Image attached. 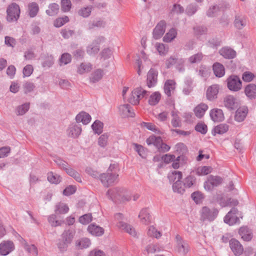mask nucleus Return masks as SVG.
Masks as SVG:
<instances>
[{"instance_id": "nucleus-46", "label": "nucleus", "mask_w": 256, "mask_h": 256, "mask_svg": "<svg viewBox=\"0 0 256 256\" xmlns=\"http://www.w3.org/2000/svg\"><path fill=\"white\" fill-rule=\"evenodd\" d=\"M60 176L52 172H50L48 174V180L52 184H58L61 181Z\"/></svg>"}, {"instance_id": "nucleus-6", "label": "nucleus", "mask_w": 256, "mask_h": 256, "mask_svg": "<svg viewBox=\"0 0 256 256\" xmlns=\"http://www.w3.org/2000/svg\"><path fill=\"white\" fill-rule=\"evenodd\" d=\"M122 214L120 213L116 214L114 218L116 220H118L117 224L118 226L122 230L126 232L134 237L136 236V232L135 230L130 224H128L120 220H122Z\"/></svg>"}, {"instance_id": "nucleus-38", "label": "nucleus", "mask_w": 256, "mask_h": 256, "mask_svg": "<svg viewBox=\"0 0 256 256\" xmlns=\"http://www.w3.org/2000/svg\"><path fill=\"white\" fill-rule=\"evenodd\" d=\"M176 30L172 28L165 34L163 38V40L166 42H170L176 38Z\"/></svg>"}, {"instance_id": "nucleus-41", "label": "nucleus", "mask_w": 256, "mask_h": 256, "mask_svg": "<svg viewBox=\"0 0 256 256\" xmlns=\"http://www.w3.org/2000/svg\"><path fill=\"white\" fill-rule=\"evenodd\" d=\"M224 106L228 109L233 110L235 108V98L232 96H226L224 100Z\"/></svg>"}, {"instance_id": "nucleus-23", "label": "nucleus", "mask_w": 256, "mask_h": 256, "mask_svg": "<svg viewBox=\"0 0 256 256\" xmlns=\"http://www.w3.org/2000/svg\"><path fill=\"white\" fill-rule=\"evenodd\" d=\"M219 53L224 58L227 59H232L236 56V51L228 47L222 48L220 50Z\"/></svg>"}, {"instance_id": "nucleus-13", "label": "nucleus", "mask_w": 256, "mask_h": 256, "mask_svg": "<svg viewBox=\"0 0 256 256\" xmlns=\"http://www.w3.org/2000/svg\"><path fill=\"white\" fill-rule=\"evenodd\" d=\"M14 248L13 242L10 240L4 241L0 244V254L6 256Z\"/></svg>"}, {"instance_id": "nucleus-24", "label": "nucleus", "mask_w": 256, "mask_h": 256, "mask_svg": "<svg viewBox=\"0 0 256 256\" xmlns=\"http://www.w3.org/2000/svg\"><path fill=\"white\" fill-rule=\"evenodd\" d=\"M210 114L212 120L214 122H221L224 118L222 111L220 109H212L210 110Z\"/></svg>"}, {"instance_id": "nucleus-43", "label": "nucleus", "mask_w": 256, "mask_h": 256, "mask_svg": "<svg viewBox=\"0 0 256 256\" xmlns=\"http://www.w3.org/2000/svg\"><path fill=\"white\" fill-rule=\"evenodd\" d=\"M59 11V6L55 3L49 5L46 13L49 16H54L58 14Z\"/></svg>"}, {"instance_id": "nucleus-33", "label": "nucleus", "mask_w": 256, "mask_h": 256, "mask_svg": "<svg viewBox=\"0 0 256 256\" xmlns=\"http://www.w3.org/2000/svg\"><path fill=\"white\" fill-rule=\"evenodd\" d=\"M106 25V22L102 19L94 20L92 22H90L88 25V28L92 30L94 28H104Z\"/></svg>"}, {"instance_id": "nucleus-64", "label": "nucleus", "mask_w": 256, "mask_h": 256, "mask_svg": "<svg viewBox=\"0 0 256 256\" xmlns=\"http://www.w3.org/2000/svg\"><path fill=\"white\" fill-rule=\"evenodd\" d=\"M34 71L33 66L32 65L28 64L25 66L23 68V75L24 77L30 76Z\"/></svg>"}, {"instance_id": "nucleus-54", "label": "nucleus", "mask_w": 256, "mask_h": 256, "mask_svg": "<svg viewBox=\"0 0 256 256\" xmlns=\"http://www.w3.org/2000/svg\"><path fill=\"white\" fill-rule=\"evenodd\" d=\"M108 137L109 134L108 133H104L101 135L98 139V145L102 148L106 146L108 144Z\"/></svg>"}, {"instance_id": "nucleus-15", "label": "nucleus", "mask_w": 256, "mask_h": 256, "mask_svg": "<svg viewBox=\"0 0 256 256\" xmlns=\"http://www.w3.org/2000/svg\"><path fill=\"white\" fill-rule=\"evenodd\" d=\"M119 114L124 118L134 117V113L131 110L130 106L128 104L120 105L118 107Z\"/></svg>"}, {"instance_id": "nucleus-17", "label": "nucleus", "mask_w": 256, "mask_h": 256, "mask_svg": "<svg viewBox=\"0 0 256 256\" xmlns=\"http://www.w3.org/2000/svg\"><path fill=\"white\" fill-rule=\"evenodd\" d=\"M82 128L76 124H72L68 128L67 134L69 137L76 138L80 136Z\"/></svg>"}, {"instance_id": "nucleus-57", "label": "nucleus", "mask_w": 256, "mask_h": 256, "mask_svg": "<svg viewBox=\"0 0 256 256\" xmlns=\"http://www.w3.org/2000/svg\"><path fill=\"white\" fill-rule=\"evenodd\" d=\"M177 62H178L180 64H183L184 63V60L181 59L178 61V59L174 58L173 57H170L166 62V68H169Z\"/></svg>"}, {"instance_id": "nucleus-31", "label": "nucleus", "mask_w": 256, "mask_h": 256, "mask_svg": "<svg viewBox=\"0 0 256 256\" xmlns=\"http://www.w3.org/2000/svg\"><path fill=\"white\" fill-rule=\"evenodd\" d=\"M246 96L250 98H254L256 97V85L250 84L248 85L244 90Z\"/></svg>"}, {"instance_id": "nucleus-61", "label": "nucleus", "mask_w": 256, "mask_h": 256, "mask_svg": "<svg viewBox=\"0 0 256 256\" xmlns=\"http://www.w3.org/2000/svg\"><path fill=\"white\" fill-rule=\"evenodd\" d=\"M219 10V7L218 6H214L210 7L207 12V16L210 17L216 16Z\"/></svg>"}, {"instance_id": "nucleus-10", "label": "nucleus", "mask_w": 256, "mask_h": 256, "mask_svg": "<svg viewBox=\"0 0 256 256\" xmlns=\"http://www.w3.org/2000/svg\"><path fill=\"white\" fill-rule=\"evenodd\" d=\"M230 246L234 254L236 256L241 255L244 252V248L241 244L236 239L232 238L229 242Z\"/></svg>"}, {"instance_id": "nucleus-44", "label": "nucleus", "mask_w": 256, "mask_h": 256, "mask_svg": "<svg viewBox=\"0 0 256 256\" xmlns=\"http://www.w3.org/2000/svg\"><path fill=\"white\" fill-rule=\"evenodd\" d=\"M171 114L172 116V120L171 122L172 126L174 128L180 126L181 121L180 117L178 116V112L173 110Z\"/></svg>"}, {"instance_id": "nucleus-49", "label": "nucleus", "mask_w": 256, "mask_h": 256, "mask_svg": "<svg viewBox=\"0 0 256 256\" xmlns=\"http://www.w3.org/2000/svg\"><path fill=\"white\" fill-rule=\"evenodd\" d=\"M156 47L160 55L164 56L168 51V46L162 43H156Z\"/></svg>"}, {"instance_id": "nucleus-30", "label": "nucleus", "mask_w": 256, "mask_h": 256, "mask_svg": "<svg viewBox=\"0 0 256 256\" xmlns=\"http://www.w3.org/2000/svg\"><path fill=\"white\" fill-rule=\"evenodd\" d=\"M104 76L103 70L101 69H97L92 73L90 78V82L96 83L100 81Z\"/></svg>"}, {"instance_id": "nucleus-1", "label": "nucleus", "mask_w": 256, "mask_h": 256, "mask_svg": "<svg viewBox=\"0 0 256 256\" xmlns=\"http://www.w3.org/2000/svg\"><path fill=\"white\" fill-rule=\"evenodd\" d=\"M106 196L112 201L124 202L131 199L130 196L126 191L122 188H116L108 190Z\"/></svg>"}, {"instance_id": "nucleus-7", "label": "nucleus", "mask_w": 256, "mask_h": 256, "mask_svg": "<svg viewBox=\"0 0 256 256\" xmlns=\"http://www.w3.org/2000/svg\"><path fill=\"white\" fill-rule=\"evenodd\" d=\"M223 181L222 178L219 176L210 175L207 180L204 183V188L206 190L211 191L214 187L220 184Z\"/></svg>"}, {"instance_id": "nucleus-18", "label": "nucleus", "mask_w": 256, "mask_h": 256, "mask_svg": "<svg viewBox=\"0 0 256 256\" xmlns=\"http://www.w3.org/2000/svg\"><path fill=\"white\" fill-rule=\"evenodd\" d=\"M140 222L144 224H148L151 222V216L147 208H142L138 215Z\"/></svg>"}, {"instance_id": "nucleus-29", "label": "nucleus", "mask_w": 256, "mask_h": 256, "mask_svg": "<svg viewBox=\"0 0 256 256\" xmlns=\"http://www.w3.org/2000/svg\"><path fill=\"white\" fill-rule=\"evenodd\" d=\"M90 244L89 238H84L76 241V246L78 249L86 248L90 245Z\"/></svg>"}, {"instance_id": "nucleus-25", "label": "nucleus", "mask_w": 256, "mask_h": 256, "mask_svg": "<svg viewBox=\"0 0 256 256\" xmlns=\"http://www.w3.org/2000/svg\"><path fill=\"white\" fill-rule=\"evenodd\" d=\"M212 70L214 75L218 78H221L225 74L224 67L220 62H216L213 64Z\"/></svg>"}, {"instance_id": "nucleus-20", "label": "nucleus", "mask_w": 256, "mask_h": 256, "mask_svg": "<svg viewBox=\"0 0 256 256\" xmlns=\"http://www.w3.org/2000/svg\"><path fill=\"white\" fill-rule=\"evenodd\" d=\"M248 112V109L246 106L239 108L236 112L234 119L236 121L242 122L246 118Z\"/></svg>"}, {"instance_id": "nucleus-2", "label": "nucleus", "mask_w": 256, "mask_h": 256, "mask_svg": "<svg viewBox=\"0 0 256 256\" xmlns=\"http://www.w3.org/2000/svg\"><path fill=\"white\" fill-rule=\"evenodd\" d=\"M218 214V210L214 207L204 206L200 212V220L212 222L216 219Z\"/></svg>"}, {"instance_id": "nucleus-27", "label": "nucleus", "mask_w": 256, "mask_h": 256, "mask_svg": "<svg viewBox=\"0 0 256 256\" xmlns=\"http://www.w3.org/2000/svg\"><path fill=\"white\" fill-rule=\"evenodd\" d=\"M91 120L90 116L85 112H80L76 118L77 122H82L84 124H88Z\"/></svg>"}, {"instance_id": "nucleus-21", "label": "nucleus", "mask_w": 256, "mask_h": 256, "mask_svg": "<svg viewBox=\"0 0 256 256\" xmlns=\"http://www.w3.org/2000/svg\"><path fill=\"white\" fill-rule=\"evenodd\" d=\"M218 92V86L213 84L208 88L206 91V98L209 100H212L217 98Z\"/></svg>"}, {"instance_id": "nucleus-48", "label": "nucleus", "mask_w": 256, "mask_h": 256, "mask_svg": "<svg viewBox=\"0 0 256 256\" xmlns=\"http://www.w3.org/2000/svg\"><path fill=\"white\" fill-rule=\"evenodd\" d=\"M161 95L158 92H154L150 97L148 102L150 105H156L160 100Z\"/></svg>"}, {"instance_id": "nucleus-22", "label": "nucleus", "mask_w": 256, "mask_h": 256, "mask_svg": "<svg viewBox=\"0 0 256 256\" xmlns=\"http://www.w3.org/2000/svg\"><path fill=\"white\" fill-rule=\"evenodd\" d=\"M238 232L244 241H250L252 238V230L246 226L240 228Z\"/></svg>"}, {"instance_id": "nucleus-14", "label": "nucleus", "mask_w": 256, "mask_h": 256, "mask_svg": "<svg viewBox=\"0 0 256 256\" xmlns=\"http://www.w3.org/2000/svg\"><path fill=\"white\" fill-rule=\"evenodd\" d=\"M104 40V38L103 36H99L87 48V52L90 54H95L98 52L100 50L98 46L99 43L103 42Z\"/></svg>"}, {"instance_id": "nucleus-56", "label": "nucleus", "mask_w": 256, "mask_h": 256, "mask_svg": "<svg viewBox=\"0 0 256 256\" xmlns=\"http://www.w3.org/2000/svg\"><path fill=\"white\" fill-rule=\"evenodd\" d=\"M148 234L149 236L154 237L156 238H158L162 236L161 232L160 231H158L154 226H150L148 232Z\"/></svg>"}, {"instance_id": "nucleus-55", "label": "nucleus", "mask_w": 256, "mask_h": 256, "mask_svg": "<svg viewBox=\"0 0 256 256\" xmlns=\"http://www.w3.org/2000/svg\"><path fill=\"white\" fill-rule=\"evenodd\" d=\"M228 126L226 124H220L214 128V132L218 134H223L228 130Z\"/></svg>"}, {"instance_id": "nucleus-34", "label": "nucleus", "mask_w": 256, "mask_h": 256, "mask_svg": "<svg viewBox=\"0 0 256 256\" xmlns=\"http://www.w3.org/2000/svg\"><path fill=\"white\" fill-rule=\"evenodd\" d=\"M28 14L30 18L35 17L39 10L38 4L35 2L30 3L28 5Z\"/></svg>"}, {"instance_id": "nucleus-40", "label": "nucleus", "mask_w": 256, "mask_h": 256, "mask_svg": "<svg viewBox=\"0 0 256 256\" xmlns=\"http://www.w3.org/2000/svg\"><path fill=\"white\" fill-rule=\"evenodd\" d=\"M238 220V217L236 214H230V212H228L224 218V222L230 226L235 224Z\"/></svg>"}, {"instance_id": "nucleus-47", "label": "nucleus", "mask_w": 256, "mask_h": 256, "mask_svg": "<svg viewBox=\"0 0 256 256\" xmlns=\"http://www.w3.org/2000/svg\"><path fill=\"white\" fill-rule=\"evenodd\" d=\"M184 182L186 188H191L196 184V178L192 175L188 176L184 179Z\"/></svg>"}, {"instance_id": "nucleus-12", "label": "nucleus", "mask_w": 256, "mask_h": 256, "mask_svg": "<svg viewBox=\"0 0 256 256\" xmlns=\"http://www.w3.org/2000/svg\"><path fill=\"white\" fill-rule=\"evenodd\" d=\"M158 72L154 69L151 68L147 74L146 83L148 88L154 86L157 82Z\"/></svg>"}, {"instance_id": "nucleus-35", "label": "nucleus", "mask_w": 256, "mask_h": 256, "mask_svg": "<svg viewBox=\"0 0 256 256\" xmlns=\"http://www.w3.org/2000/svg\"><path fill=\"white\" fill-rule=\"evenodd\" d=\"M64 170L66 171L68 174L74 178L77 182H82V180L80 174L74 170L70 167L68 165V166L66 167V168H64Z\"/></svg>"}, {"instance_id": "nucleus-50", "label": "nucleus", "mask_w": 256, "mask_h": 256, "mask_svg": "<svg viewBox=\"0 0 256 256\" xmlns=\"http://www.w3.org/2000/svg\"><path fill=\"white\" fill-rule=\"evenodd\" d=\"M235 27L238 29L242 30L246 25V20L240 16H236L234 22Z\"/></svg>"}, {"instance_id": "nucleus-52", "label": "nucleus", "mask_w": 256, "mask_h": 256, "mask_svg": "<svg viewBox=\"0 0 256 256\" xmlns=\"http://www.w3.org/2000/svg\"><path fill=\"white\" fill-rule=\"evenodd\" d=\"M203 58L204 54L202 52H198L190 56L188 58V62L192 64L198 63L202 61Z\"/></svg>"}, {"instance_id": "nucleus-8", "label": "nucleus", "mask_w": 256, "mask_h": 256, "mask_svg": "<svg viewBox=\"0 0 256 256\" xmlns=\"http://www.w3.org/2000/svg\"><path fill=\"white\" fill-rule=\"evenodd\" d=\"M228 88L231 91L238 92L242 88V82L236 76H230L226 80Z\"/></svg>"}, {"instance_id": "nucleus-5", "label": "nucleus", "mask_w": 256, "mask_h": 256, "mask_svg": "<svg viewBox=\"0 0 256 256\" xmlns=\"http://www.w3.org/2000/svg\"><path fill=\"white\" fill-rule=\"evenodd\" d=\"M7 20L9 22L16 21L19 18L20 8L18 4L12 3L7 8Z\"/></svg>"}, {"instance_id": "nucleus-3", "label": "nucleus", "mask_w": 256, "mask_h": 256, "mask_svg": "<svg viewBox=\"0 0 256 256\" xmlns=\"http://www.w3.org/2000/svg\"><path fill=\"white\" fill-rule=\"evenodd\" d=\"M148 92L142 88H138L132 91L128 100L134 105L139 104L140 100L148 96Z\"/></svg>"}, {"instance_id": "nucleus-58", "label": "nucleus", "mask_w": 256, "mask_h": 256, "mask_svg": "<svg viewBox=\"0 0 256 256\" xmlns=\"http://www.w3.org/2000/svg\"><path fill=\"white\" fill-rule=\"evenodd\" d=\"M92 220V216L91 214H85L79 218V222L83 224H88Z\"/></svg>"}, {"instance_id": "nucleus-62", "label": "nucleus", "mask_w": 256, "mask_h": 256, "mask_svg": "<svg viewBox=\"0 0 256 256\" xmlns=\"http://www.w3.org/2000/svg\"><path fill=\"white\" fill-rule=\"evenodd\" d=\"M196 131L200 132L202 134H205L207 132V126L204 123H198L195 126Z\"/></svg>"}, {"instance_id": "nucleus-19", "label": "nucleus", "mask_w": 256, "mask_h": 256, "mask_svg": "<svg viewBox=\"0 0 256 256\" xmlns=\"http://www.w3.org/2000/svg\"><path fill=\"white\" fill-rule=\"evenodd\" d=\"M88 232L92 236H100L104 233V229L96 224H90L88 228Z\"/></svg>"}, {"instance_id": "nucleus-53", "label": "nucleus", "mask_w": 256, "mask_h": 256, "mask_svg": "<svg viewBox=\"0 0 256 256\" xmlns=\"http://www.w3.org/2000/svg\"><path fill=\"white\" fill-rule=\"evenodd\" d=\"M92 8V7L90 6L82 8L78 10V14L80 16L84 18H88L90 16Z\"/></svg>"}, {"instance_id": "nucleus-39", "label": "nucleus", "mask_w": 256, "mask_h": 256, "mask_svg": "<svg viewBox=\"0 0 256 256\" xmlns=\"http://www.w3.org/2000/svg\"><path fill=\"white\" fill-rule=\"evenodd\" d=\"M92 69V66L90 63L82 62L78 68L77 72L80 74L88 72Z\"/></svg>"}, {"instance_id": "nucleus-51", "label": "nucleus", "mask_w": 256, "mask_h": 256, "mask_svg": "<svg viewBox=\"0 0 256 256\" xmlns=\"http://www.w3.org/2000/svg\"><path fill=\"white\" fill-rule=\"evenodd\" d=\"M212 169L211 166H200L196 169V174L198 176L206 175L212 172Z\"/></svg>"}, {"instance_id": "nucleus-32", "label": "nucleus", "mask_w": 256, "mask_h": 256, "mask_svg": "<svg viewBox=\"0 0 256 256\" xmlns=\"http://www.w3.org/2000/svg\"><path fill=\"white\" fill-rule=\"evenodd\" d=\"M69 210L68 205L64 202H58L55 206V212L56 214H65Z\"/></svg>"}, {"instance_id": "nucleus-26", "label": "nucleus", "mask_w": 256, "mask_h": 256, "mask_svg": "<svg viewBox=\"0 0 256 256\" xmlns=\"http://www.w3.org/2000/svg\"><path fill=\"white\" fill-rule=\"evenodd\" d=\"M208 109V106L205 104L201 103L198 105L194 109L196 116L198 118H202Z\"/></svg>"}, {"instance_id": "nucleus-63", "label": "nucleus", "mask_w": 256, "mask_h": 256, "mask_svg": "<svg viewBox=\"0 0 256 256\" xmlns=\"http://www.w3.org/2000/svg\"><path fill=\"white\" fill-rule=\"evenodd\" d=\"M72 58L70 54L68 53L63 54L60 58V62L66 64L71 62Z\"/></svg>"}, {"instance_id": "nucleus-9", "label": "nucleus", "mask_w": 256, "mask_h": 256, "mask_svg": "<svg viewBox=\"0 0 256 256\" xmlns=\"http://www.w3.org/2000/svg\"><path fill=\"white\" fill-rule=\"evenodd\" d=\"M176 249L179 253L186 254L190 250V246L186 241L183 240L178 234L176 236Z\"/></svg>"}, {"instance_id": "nucleus-60", "label": "nucleus", "mask_w": 256, "mask_h": 256, "mask_svg": "<svg viewBox=\"0 0 256 256\" xmlns=\"http://www.w3.org/2000/svg\"><path fill=\"white\" fill-rule=\"evenodd\" d=\"M62 10L64 12H68L71 8L72 4L70 0H62Z\"/></svg>"}, {"instance_id": "nucleus-16", "label": "nucleus", "mask_w": 256, "mask_h": 256, "mask_svg": "<svg viewBox=\"0 0 256 256\" xmlns=\"http://www.w3.org/2000/svg\"><path fill=\"white\" fill-rule=\"evenodd\" d=\"M176 84V82L172 80H168L165 82L164 88V91L168 96H170L174 94Z\"/></svg>"}, {"instance_id": "nucleus-42", "label": "nucleus", "mask_w": 256, "mask_h": 256, "mask_svg": "<svg viewBox=\"0 0 256 256\" xmlns=\"http://www.w3.org/2000/svg\"><path fill=\"white\" fill-rule=\"evenodd\" d=\"M184 186V182L183 184L181 180H176V182L172 185V188L174 192L179 194H183L185 190Z\"/></svg>"}, {"instance_id": "nucleus-37", "label": "nucleus", "mask_w": 256, "mask_h": 256, "mask_svg": "<svg viewBox=\"0 0 256 256\" xmlns=\"http://www.w3.org/2000/svg\"><path fill=\"white\" fill-rule=\"evenodd\" d=\"M29 108L30 103L26 102L18 106L15 110V112L16 116H22L28 111Z\"/></svg>"}, {"instance_id": "nucleus-28", "label": "nucleus", "mask_w": 256, "mask_h": 256, "mask_svg": "<svg viewBox=\"0 0 256 256\" xmlns=\"http://www.w3.org/2000/svg\"><path fill=\"white\" fill-rule=\"evenodd\" d=\"M146 142L148 145L153 144L158 149L162 144V140L160 136L152 135L146 139Z\"/></svg>"}, {"instance_id": "nucleus-4", "label": "nucleus", "mask_w": 256, "mask_h": 256, "mask_svg": "<svg viewBox=\"0 0 256 256\" xmlns=\"http://www.w3.org/2000/svg\"><path fill=\"white\" fill-rule=\"evenodd\" d=\"M118 176L116 174L107 172L101 174L100 178L104 186L108 187L118 182Z\"/></svg>"}, {"instance_id": "nucleus-36", "label": "nucleus", "mask_w": 256, "mask_h": 256, "mask_svg": "<svg viewBox=\"0 0 256 256\" xmlns=\"http://www.w3.org/2000/svg\"><path fill=\"white\" fill-rule=\"evenodd\" d=\"M74 234V232L71 230H64L62 235V240L70 244L72 240Z\"/></svg>"}, {"instance_id": "nucleus-11", "label": "nucleus", "mask_w": 256, "mask_h": 256, "mask_svg": "<svg viewBox=\"0 0 256 256\" xmlns=\"http://www.w3.org/2000/svg\"><path fill=\"white\" fill-rule=\"evenodd\" d=\"M166 23L164 20L160 21L153 31V36L157 40L160 38L166 30Z\"/></svg>"}, {"instance_id": "nucleus-59", "label": "nucleus", "mask_w": 256, "mask_h": 256, "mask_svg": "<svg viewBox=\"0 0 256 256\" xmlns=\"http://www.w3.org/2000/svg\"><path fill=\"white\" fill-rule=\"evenodd\" d=\"M24 92L26 94L32 92L35 88L34 83L30 82H26L23 85Z\"/></svg>"}, {"instance_id": "nucleus-45", "label": "nucleus", "mask_w": 256, "mask_h": 256, "mask_svg": "<svg viewBox=\"0 0 256 256\" xmlns=\"http://www.w3.org/2000/svg\"><path fill=\"white\" fill-rule=\"evenodd\" d=\"M104 124L98 120H96L92 125V128L95 134H100L102 132Z\"/></svg>"}]
</instances>
